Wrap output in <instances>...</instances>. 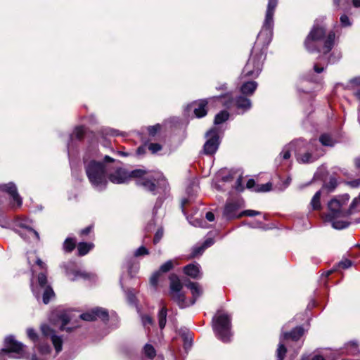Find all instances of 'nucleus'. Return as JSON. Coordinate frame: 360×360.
<instances>
[{
    "mask_svg": "<svg viewBox=\"0 0 360 360\" xmlns=\"http://www.w3.org/2000/svg\"><path fill=\"white\" fill-rule=\"evenodd\" d=\"M278 0H269L262 27L245 64L240 78H257L262 70L266 52L273 36L274 15Z\"/></svg>",
    "mask_w": 360,
    "mask_h": 360,
    "instance_id": "obj_1",
    "label": "nucleus"
},
{
    "mask_svg": "<svg viewBox=\"0 0 360 360\" xmlns=\"http://www.w3.org/2000/svg\"><path fill=\"white\" fill-rule=\"evenodd\" d=\"M131 178L136 179V184L153 195L165 193L168 184L163 174L160 172H150L143 169H135L130 172L122 168L115 172H108V181L121 184L127 183Z\"/></svg>",
    "mask_w": 360,
    "mask_h": 360,
    "instance_id": "obj_2",
    "label": "nucleus"
},
{
    "mask_svg": "<svg viewBox=\"0 0 360 360\" xmlns=\"http://www.w3.org/2000/svg\"><path fill=\"white\" fill-rule=\"evenodd\" d=\"M325 34V27L315 22L304 41V46L308 51H318L323 52V56L319 57L321 60L314 65V70L316 73H321L324 70V65H327L328 63H335L341 58L340 53L337 54L333 53L326 60V55L334 46L335 35L333 31L330 32L326 38Z\"/></svg>",
    "mask_w": 360,
    "mask_h": 360,
    "instance_id": "obj_3",
    "label": "nucleus"
},
{
    "mask_svg": "<svg viewBox=\"0 0 360 360\" xmlns=\"http://www.w3.org/2000/svg\"><path fill=\"white\" fill-rule=\"evenodd\" d=\"M99 153L95 146L88 148L83 158L84 167L86 176L93 186L102 191L107 188L108 169L105 162H113L114 159L108 155L103 158L104 162L99 160Z\"/></svg>",
    "mask_w": 360,
    "mask_h": 360,
    "instance_id": "obj_4",
    "label": "nucleus"
},
{
    "mask_svg": "<svg viewBox=\"0 0 360 360\" xmlns=\"http://www.w3.org/2000/svg\"><path fill=\"white\" fill-rule=\"evenodd\" d=\"M349 198V194L345 193L338 195L328 202V211L325 216V220L330 222L333 229L341 230L351 224V221L347 219L352 214L350 207L347 210L344 209Z\"/></svg>",
    "mask_w": 360,
    "mask_h": 360,
    "instance_id": "obj_5",
    "label": "nucleus"
},
{
    "mask_svg": "<svg viewBox=\"0 0 360 360\" xmlns=\"http://www.w3.org/2000/svg\"><path fill=\"white\" fill-rule=\"evenodd\" d=\"M212 328L216 337L224 343L231 340V316L219 310L212 319Z\"/></svg>",
    "mask_w": 360,
    "mask_h": 360,
    "instance_id": "obj_6",
    "label": "nucleus"
},
{
    "mask_svg": "<svg viewBox=\"0 0 360 360\" xmlns=\"http://www.w3.org/2000/svg\"><path fill=\"white\" fill-rule=\"evenodd\" d=\"M297 148L295 150V155L296 160L300 163H311L318 158V155H313L316 145V140L311 141L309 143H306L303 139L296 140Z\"/></svg>",
    "mask_w": 360,
    "mask_h": 360,
    "instance_id": "obj_7",
    "label": "nucleus"
},
{
    "mask_svg": "<svg viewBox=\"0 0 360 360\" xmlns=\"http://www.w3.org/2000/svg\"><path fill=\"white\" fill-rule=\"evenodd\" d=\"M5 348L0 351V360H5V355L9 357L20 359L25 354L26 346L20 342L17 341L14 336L9 335L4 340Z\"/></svg>",
    "mask_w": 360,
    "mask_h": 360,
    "instance_id": "obj_8",
    "label": "nucleus"
},
{
    "mask_svg": "<svg viewBox=\"0 0 360 360\" xmlns=\"http://www.w3.org/2000/svg\"><path fill=\"white\" fill-rule=\"evenodd\" d=\"M31 288L37 300H39L41 295H42V301L45 304H47L51 297L54 296L53 289L50 285H47V277L44 273H41L38 275L37 286H34L32 281H31Z\"/></svg>",
    "mask_w": 360,
    "mask_h": 360,
    "instance_id": "obj_9",
    "label": "nucleus"
},
{
    "mask_svg": "<svg viewBox=\"0 0 360 360\" xmlns=\"http://www.w3.org/2000/svg\"><path fill=\"white\" fill-rule=\"evenodd\" d=\"M169 295L180 308H185L189 304L186 302L185 295L181 292L183 284L176 274L169 276Z\"/></svg>",
    "mask_w": 360,
    "mask_h": 360,
    "instance_id": "obj_10",
    "label": "nucleus"
},
{
    "mask_svg": "<svg viewBox=\"0 0 360 360\" xmlns=\"http://www.w3.org/2000/svg\"><path fill=\"white\" fill-rule=\"evenodd\" d=\"M16 226L20 229H15V231L24 240L31 239L39 241V234L32 228V221L28 219H20L16 221Z\"/></svg>",
    "mask_w": 360,
    "mask_h": 360,
    "instance_id": "obj_11",
    "label": "nucleus"
},
{
    "mask_svg": "<svg viewBox=\"0 0 360 360\" xmlns=\"http://www.w3.org/2000/svg\"><path fill=\"white\" fill-rule=\"evenodd\" d=\"M304 334V329L302 327H296L290 333H283L280 337V342L276 349V360H283L287 349L282 343L283 340L291 339L293 341H297Z\"/></svg>",
    "mask_w": 360,
    "mask_h": 360,
    "instance_id": "obj_12",
    "label": "nucleus"
},
{
    "mask_svg": "<svg viewBox=\"0 0 360 360\" xmlns=\"http://www.w3.org/2000/svg\"><path fill=\"white\" fill-rule=\"evenodd\" d=\"M0 191L6 193L9 195L11 209L15 210L20 208L22 205V198L20 195L17 186L13 182L0 184Z\"/></svg>",
    "mask_w": 360,
    "mask_h": 360,
    "instance_id": "obj_13",
    "label": "nucleus"
},
{
    "mask_svg": "<svg viewBox=\"0 0 360 360\" xmlns=\"http://www.w3.org/2000/svg\"><path fill=\"white\" fill-rule=\"evenodd\" d=\"M205 137L207 141L203 146V153L208 155H213L217 152L220 144L219 129L217 127L210 129L206 132Z\"/></svg>",
    "mask_w": 360,
    "mask_h": 360,
    "instance_id": "obj_14",
    "label": "nucleus"
},
{
    "mask_svg": "<svg viewBox=\"0 0 360 360\" xmlns=\"http://www.w3.org/2000/svg\"><path fill=\"white\" fill-rule=\"evenodd\" d=\"M41 331L42 333V340L48 338L50 339L55 347L56 353H59L62 350L63 340L60 336L56 335L53 330H52L47 324H42L41 326Z\"/></svg>",
    "mask_w": 360,
    "mask_h": 360,
    "instance_id": "obj_15",
    "label": "nucleus"
},
{
    "mask_svg": "<svg viewBox=\"0 0 360 360\" xmlns=\"http://www.w3.org/2000/svg\"><path fill=\"white\" fill-rule=\"evenodd\" d=\"M242 204L238 200H229L226 202L223 211V217L228 220L235 218H240V212H239Z\"/></svg>",
    "mask_w": 360,
    "mask_h": 360,
    "instance_id": "obj_16",
    "label": "nucleus"
},
{
    "mask_svg": "<svg viewBox=\"0 0 360 360\" xmlns=\"http://www.w3.org/2000/svg\"><path fill=\"white\" fill-rule=\"evenodd\" d=\"M79 317L81 319L87 321H93L97 319L106 321L108 320L109 314L107 309L101 307H96L92 309L91 311L82 314Z\"/></svg>",
    "mask_w": 360,
    "mask_h": 360,
    "instance_id": "obj_17",
    "label": "nucleus"
},
{
    "mask_svg": "<svg viewBox=\"0 0 360 360\" xmlns=\"http://www.w3.org/2000/svg\"><path fill=\"white\" fill-rule=\"evenodd\" d=\"M62 266L65 269L66 276L71 281H77L79 278L86 279L88 278L86 273L76 269L74 262L69 261L63 264Z\"/></svg>",
    "mask_w": 360,
    "mask_h": 360,
    "instance_id": "obj_18",
    "label": "nucleus"
},
{
    "mask_svg": "<svg viewBox=\"0 0 360 360\" xmlns=\"http://www.w3.org/2000/svg\"><path fill=\"white\" fill-rule=\"evenodd\" d=\"M208 102L207 100H200L195 101L188 105V108L193 110L195 116L198 118L205 117L207 113V105Z\"/></svg>",
    "mask_w": 360,
    "mask_h": 360,
    "instance_id": "obj_19",
    "label": "nucleus"
},
{
    "mask_svg": "<svg viewBox=\"0 0 360 360\" xmlns=\"http://www.w3.org/2000/svg\"><path fill=\"white\" fill-rule=\"evenodd\" d=\"M85 129L83 127H77L73 132L70 135V139L67 144L68 155H70L71 150L73 149L75 142L79 141L84 137Z\"/></svg>",
    "mask_w": 360,
    "mask_h": 360,
    "instance_id": "obj_20",
    "label": "nucleus"
},
{
    "mask_svg": "<svg viewBox=\"0 0 360 360\" xmlns=\"http://www.w3.org/2000/svg\"><path fill=\"white\" fill-rule=\"evenodd\" d=\"M200 269V265L198 263L189 264L184 266V272L193 279H199L202 277Z\"/></svg>",
    "mask_w": 360,
    "mask_h": 360,
    "instance_id": "obj_21",
    "label": "nucleus"
},
{
    "mask_svg": "<svg viewBox=\"0 0 360 360\" xmlns=\"http://www.w3.org/2000/svg\"><path fill=\"white\" fill-rule=\"evenodd\" d=\"M296 141L290 143L283 148L282 151L280 153L278 157L276 159V161H281L288 160L291 156V151L292 149L297 148Z\"/></svg>",
    "mask_w": 360,
    "mask_h": 360,
    "instance_id": "obj_22",
    "label": "nucleus"
},
{
    "mask_svg": "<svg viewBox=\"0 0 360 360\" xmlns=\"http://www.w3.org/2000/svg\"><path fill=\"white\" fill-rule=\"evenodd\" d=\"M258 84L255 81L244 82L240 86V92L243 95L252 96L255 91Z\"/></svg>",
    "mask_w": 360,
    "mask_h": 360,
    "instance_id": "obj_23",
    "label": "nucleus"
},
{
    "mask_svg": "<svg viewBox=\"0 0 360 360\" xmlns=\"http://www.w3.org/2000/svg\"><path fill=\"white\" fill-rule=\"evenodd\" d=\"M235 105L238 109H241L243 112L250 110L252 106L251 101L241 96L236 98Z\"/></svg>",
    "mask_w": 360,
    "mask_h": 360,
    "instance_id": "obj_24",
    "label": "nucleus"
},
{
    "mask_svg": "<svg viewBox=\"0 0 360 360\" xmlns=\"http://www.w3.org/2000/svg\"><path fill=\"white\" fill-rule=\"evenodd\" d=\"M185 285L191 291L193 299L191 304H193L195 302L197 297H198L202 294V289L198 283L191 281L185 283Z\"/></svg>",
    "mask_w": 360,
    "mask_h": 360,
    "instance_id": "obj_25",
    "label": "nucleus"
},
{
    "mask_svg": "<svg viewBox=\"0 0 360 360\" xmlns=\"http://www.w3.org/2000/svg\"><path fill=\"white\" fill-rule=\"evenodd\" d=\"M58 319L61 322L60 329L61 330L71 331L72 328L65 327L66 325L70 321L71 316L68 312H60L58 315Z\"/></svg>",
    "mask_w": 360,
    "mask_h": 360,
    "instance_id": "obj_26",
    "label": "nucleus"
},
{
    "mask_svg": "<svg viewBox=\"0 0 360 360\" xmlns=\"http://www.w3.org/2000/svg\"><path fill=\"white\" fill-rule=\"evenodd\" d=\"M167 316V309L166 307L162 306L158 314V323L160 329H163L166 325Z\"/></svg>",
    "mask_w": 360,
    "mask_h": 360,
    "instance_id": "obj_27",
    "label": "nucleus"
},
{
    "mask_svg": "<svg viewBox=\"0 0 360 360\" xmlns=\"http://www.w3.org/2000/svg\"><path fill=\"white\" fill-rule=\"evenodd\" d=\"M94 247L91 243L81 242L77 245L78 255L84 256L86 255Z\"/></svg>",
    "mask_w": 360,
    "mask_h": 360,
    "instance_id": "obj_28",
    "label": "nucleus"
},
{
    "mask_svg": "<svg viewBox=\"0 0 360 360\" xmlns=\"http://www.w3.org/2000/svg\"><path fill=\"white\" fill-rule=\"evenodd\" d=\"M34 347L37 348L39 352L42 355L49 354L51 350L50 345L45 342V340H42V338H41L40 341L37 343V346Z\"/></svg>",
    "mask_w": 360,
    "mask_h": 360,
    "instance_id": "obj_29",
    "label": "nucleus"
},
{
    "mask_svg": "<svg viewBox=\"0 0 360 360\" xmlns=\"http://www.w3.org/2000/svg\"><path fill=\"white\" fill-rule=\"evenodd\" d=\"M321 191H318L312 197L311 200L310 202V205L314 210H319L321 207Z\"/></svg>",
    "mask_w": 360,
    "mask_h": 360,
    "instance_id": "obj_30",
    "label": "nucleus"
},
{
    "mask_svg": "<svg viewBox=\"0 0 360 360\" xmlns=\"http://www.w3.org/2000/svg\"><path fill=\"white\" fill-rule=\"evenodd\" d=\"M229 117V113L226 110H221L215 115L214 124L219 125L226 122Z\"/></svg>",
    "mask_w": 360,
    "mask_h": 360,
    "instance_id": "obj_31",
    "label": "nucleus"
},
{
    "mask_svg": "<svg viewBox=\"0 0 360 360\" xmlns=\"http://www.w3.org/2000/svg\"><path fill=\"white\" fill-rule=\"evenodd\" d=\"M319 141L325 146L332 147L335 143V141L328 134H322L319 138Z\"/></svg>",
    "mask_w": 360,
    "mask_h": 360,
    "instance_id": "obj_32",
    "label": "nucleus"
},
{
    "mask_svg": "<svg viewBox=\"0 0 360 360\" xmlns=\"http://www.w3.org/2000/svg\"><path fill=\"white\" fill-rule=\"evenodd\" d=\"M76 241L74 238H68L63 243V249L65 252H70L75 248Z\"/></svg>",
    "mask_w": 360,
    "mask_h": 360,
    "instance_id": "obj_33",
    "label": "nucleus"
},
{
    "mask_svg": "<svg viewBox=\"0 0 360 360\" xmlns=\"http://www.w3.org/2000/svg\"><path fill=\"white\" fill-rule=\"evenodd\" d=\"M205 250V248L202 245H195L191 250V253L190 255L191 258H194L202 255L204 251Z\"/></svg>",
    "mask_w": 360,
    "mask_h": 360,
    "instance_id": "obj_34",
    "label": "nucleus"
},
{
    "mask_svg": "<svg viewBox=\"0 0 360 360\" xmlns=\"http://www.w3.org/2000/svg\"><path fill=\"white\" fill-rule=\"evenodd\" d=\"M143 352L146 356L150 359H153L156 355V352L153 345L150 344H146L143 347Z\"/></svg>",
    "mask_w": 360,
    "mask_h": 360,
    "instance_id": "obj_35",
    "label": "nucleus"
},
{
    "mask_svg": "<svg viewBox=\"0 0 360 360\" xmlns=\"http://www.w3.org/2000/svg\"><path fill=\"white\" fill-rule=\"evenodd\" d=\"M27 334L28 338L34 343V346H37V343L40 341L41 337L39 338L33 328H27Z\"/></svg>",
    "mask_w": 360,
    "mask_h": 360,
    "instance_id": "obj_36",
    "label": "nucleus"
},
{
    "mask_svg": "<svg viewBox=\"0 0 360 360\" xmlns=\"http://www.w3.org/2000/svg\"><path fill=\"white\" fill-rule=\"evenodd\" d=\"M346 349L349 354L354 355L359 352L358 346L356 342H351L347 345Z\"/></svg>",
    "mask_w": 360,
    "mask_h": 360,
    "instance_id": "obj_37",
    "label": "nucleus"
},
{
    "mask_svg": "<svg viewBox=\"0 0 360 360\" xmlns=\"http://www.w3.org/2000/svg\"><path fill=\"white\" fill-rule=\"evenodd\" d=\"M271 184L268 182L264 184L257 185L254 189L256 192H268L271 189Z\"/></svg>",
    "mask_w": 360,
    "mask_h": 360,
    "instance_id": "obj_38",
    "label": "nucleus"
},
{
    "mask_svg": "<svg viewBox=\"0 0 360 360\" xmlns=\"http://www.w3.org/2000/svg\"><path fill=\"white\" fill-rule=\"evenodd\" d=\"M147 129L150 136H155L158 132L160 131L161 125L160 124H157L153 126H149L148 127Z\"/></svg>",
    "mask_w": 360,
    "mask_h": 360,
    "instance_id": "obj_39",
    "label": "nucleus"
},
{
    "mask_svg": "<svg viewBox=\"0 0 360 360\" xmlns=\"http://www.w3.org/2000/svg\"><path fill=\"white\" fill-rule=\"evenodd\" d=\"M141 318L142 324L145 328L152 326L154 323L153 319L149 315H141Z\"/></svg>",
    "mask_w": 360,
    "mask_h": 360,
    "instance_id": "obj_40",
    "label": "nucleus"
},
{
    "mask_svg": "<svg viewBox=\"0 0 360 360\" xmlns=\"http://www.w3.org/2000/svg\"><path fill=\"white\" fill-rule=\"evenodd\" d=\"M173 268V263L172 260H168L162 264L160 267V271L166 273L170 271Z\"/></svg>",
    "mask_w": 360,
    "mask_h": 360,
    "instance_id": "obj_41",
    "label": "nucleus"
},
{
    "mask_svg": "<svg viewBox=\"0 0 360 360\" xmlns=\"http://www.w3.org/2000/svg\"><path fill=\"white\" fill-rule=\"evenodd\" d=\"M148 148L152 153L154 154L162 150V146L158 143H150L148 144Z\"/></svg>",
    "mask_w": 360,
    "mask_h": 360,
    "instance_id": "obj_42",
    "label": "nucleus"
},
{
    "mask_svg": "<svg viewBox=\"0 0 360 360\" xmlns=\"http://www.w3.org/2000/svg\"><path fill=\"white\" fill-rule=\"evenodd\" d=\"M198 186L196 184H193L192 185L189 186L186 189V193L188 195V197H193L195 195V193L198 191Z\"/></svg>",
    "mask_w": 360,
    "mask_h": 360,
    "instance_id": "obj_43",
    "label": "nucleus"
},
{
    "mask_svg": "<svg viewBox=\"0 0 360 360\" xmlns=\"http://www.w3.org/2000/svg\"><path fill=\"white\" fill-rule=\"evenodd\" d=\"M102 133L105 136H116L120 135V133L117 130L110 128H105L103 129Z\"/></svg>",
    "mask_w": 360,
    "mask_h": 360,
    "instance_id": "obj_44",
    "label": "nucleus"
},
{
    "mask_svg": "<svg viewBox=\"0 0 360 360\" xmlns=\"http://www.w3.org/2000/svg\"><path fill=\"white\" fill-rule=\"evenodd\" d=\"M148 254V250L144 246H141L134 252V257H138L140 256L147 255Z\"/></svg>",
    "mask_w": 360,
    "mask_h": 360,
    "instance_id": "obj_45",
    "label": "nucleus"
},
{
    "mask_svg": "<svg viewBox=\"0 0 360 360\" xmlns=\"http://www.w3.org/2000/svg\"><path fill=\"white\" fill-rule=\"evenodd\" d=\"M359 205H360V193L359 196L355 198L350 204V209L352 212V214L357 211Z\"/></svg>",
    "mask_w": 360,
    "mask_h": 360,
    "instance_id": "obj_46",
    "label": "nucleus"
},
{
    "mask_svg": "<svg viewBox=\"0 0 360 360\" xmlns=\"http://www.w3.org/2000/svg\"><path fill=\"white\" fill-rule=\"evenodd\" d=\"M261 214V212L259 211H255L252 210H247L243 212H240L241 217L243 216H248V217H254L257 215Z\"/></svg>",
    "mask_w": 360,
    "mask_h": 360,
    "instance_id": "obj_47",
    "label": "nucleus"
},
{
    "mask_svg": "<svg viewBox=\"0 0 360 360\" xmlns=\"http://www.w3.org/2000/svg\"><path fill=\"white\" fill-rule=\"evenodd\" d=\"M352 264V262L351 260L349 259H344V260H342L340 261L338 264V266L339 268H342V269H348L349 268Z\"/></svg>",
    "mask_w": 360,
    "mask_h": 360,
    "instance_id": "obj_48",
    "label": "nucleus"
},
{
    "mask_svg": "<svg viewBox=\"0 0 360 360\" xmlns=\"http://www.w3.org/2000/svg\"><path fill=\"white\" fill-rule=\"evenodd\" d=\"M340 23L342 25V26L343 27H348V26H350L352 25L350 20H349V18H348V16L347 15H342L340 16Z\"/></svg>",
    "mask_w": 360,
    "mask_h": 360,
    "instance_id": "obj_49",
    "label": "nucleus"
},
{
    "mask_svg": "<svg viewBox=\"0 0 360 360\" xmlns=\"http://www.w3.org/2000/svg\"><path fill=\"white\" fill-rule=\"evenodd\" d=\"M126 295L127 300L130 304H134L136 303V297L134 293L131 290H128L126 292Z\"/></svg>",
    "mask_w": 360,
    "mask_h": 360,
    "instance_id": "obj_50",
    "label": "nucleus"
},
{
    "mask_svg": "<svg viewBox=\"0 0 360 360\" xmlns=\"http://www.w3.org/2000/svg\"><path fill=\"white\" fill-rule=\"evenodd\" d=\"M162 236H163L162 229H158L154 236V239H153L154 244H157L158 243H159L160 240H161V238H162Z\"/></svg>",
    "mask_w": 360,
    "mask_h": 360,
    "instance_id": "obj_51",
    "label": "nucleus"
},
{
    "mask_svg": "<svg viewBox=\"0 0 360 360\" xmlns=\"http://www.w3.org/2000/svg\"><path fill=\"white\" fill-rule=\"evenodd\" d=\"M159 272L155 273L150 279V283L153 287H156L158 282Z\"/></svg>",
    "mask_w": 360,
    "mask_h": 360,
    "instance_id": "obj_52",
    "label": "nucleus"
},
{
    "mask_svg": "<svg viewBox=\"0 0 360 360\" xmlns=\"http://www.w3.org/2000/svg\"><path fill=\"white\" fill-rule=\"evenodd\" d=\"M336 180L335 179H330L328 184H326L325 186L328 188L330 191H332L336 186Z\"/></svg>",
    "mask_w": 360,
    "mask_h": 360,
    "instance_id": "obj_53",
    "label": "nucleus"
},
{
    "mask_svg": "<svg viewBox=\"0 0 360 360\" xmlns=\"http://www.w3.org/2000/svg\"><path fill=\"white\" fill-rule=\"evenodd\" d=\"M333 5L337 9L341 8L342 6H346L347 4L345 0L342 3L341 0H333Z\"/></svg>",
    "mask_w": 360,
    "mask_h": 360,
    "instance_id": "obj_54",
    "label": "nucleus"
},
{
    "mask_svg": "<svg viewBox=\"0 0 360 360\" xmlns=\"http://www.w3.org/2000/svg\"><path fill=\"white\" fill-rule=\"evenodd\" d=\"M349 84L352 87L360 86V77H354L350 79Z\"/></svg>",
    "mask_w": 360,
    "mask_h": 360,
    "instance_id": "obj_55",
    "label": "nucleus"
},
{
    "mask_svg": "<svg viewBox=\"0 0 360 360\" xmlns=\"http://www.w3.org/2000/svg\"><path fill=\"white\" fill-rule=\"evenodd\" d=\"M214 243V240L212 238H207L204 243H202V245L206 248L212 246Z\"/></svg>",
    "mask_w": 360,
    "mask_h": 360,
    "instance_id": "obj_56",
    "label": "nucleus"
},
{
    "mask_svg": "<svg viewBox=\"0 0 360 360\" xmlns=\"http://www.w3.org/2000/svg\"><path fill=\"white\" fill-rule=\"evenodd\" d=\"M347 184L352 188H358L360 186V179L350 181Z\"/></svg>",
    "mask_w": 360,
    "mask_h": 360,
    "instance_id": "obj_57",
    "label": "nucleus"
},
{
    "mask_svg": "<svg viewBox=\"0 0 360 360\" xmlns=\"http://www.w3.org/2000/svg\"><path fill=\"white\" fill-rule=\"evenodd\" d=\"M246 186L248 188L252 189L254 191L256 187L255 180L252 179H249L247 182Z\"/></svg>",
    "mask_w": 360,
    "mask_h": 360,
    "instance_id": "obj_58",
    "label": "nucleus"
},
{
    "mask_svg": "<svg viewBox=\"0 0 360 360\" xmlns=\"http://www.w3.org/2000/svg\"><path fill=\"white\" fill-rule=\"evenodd\" d=\"M163 202V199L162 198H158L154 206V212H156L162 205Z\"/></svg>",
    "mask_w": 360,
    "mask_h": 360,
    "instance_id": "obj_59",
    "label": "nucleus"
},
{
    "mask_svg": "<svg viewBox=\"0 0 360 360\" xmlns=\"http://www.w3.org/2000/svg\"><path fill=\"white\" fill-rule=\"evenodd\" d=\"M91 229H92V226H89L80 231V235H82V236L87 235L91 232Z\"/></svg>",
    "mask_w": 360,
    "mask_h": 360,
    "instance_id": "obj_60",
    "label": "nucleus"
},
{
    "mask_svg": "<svg viewBox=\"0 0 360 360\" xmlns=\"http://www.w3.org/2000/svg\"><path fill=\"white\" fill-rule=\"evenodd\" d=\"M205 218L209 221H213L214 220V214L212 212H207L205 214Z\"/></svg>",
    "mask_w": 360,
    "mask_h": 360,
    "instance_id": "obj_61",
    "label": "nucleus"
},
{
    "mask_svg": "<svg viewBox=\"0 0 360 360\" xmlns=\"http://www.w3.org/2000/svg\"><path fill=\"white\" fill-rule=\"evenodd\" d=\"M241 183H242V177L241 176H239L236 181V189L238 191H243V187L241 186Z\"/></svg>",
    "mask_w": 360,
    "mask_h": 360,
    "instance_id": "obj_62",
    "label": "nucleus"
},
{
    "mask_svg": "<svg viewBox=\"0 0 360 360\" xmlns=\"http://www.w3.org/2000/svg\"><path fill=\"white\" fill-rule=\"evenodd\" d=\"M190 201V199L189 198H184L182 200H181V209H182V212L185 214V206L186 204H188Z\"/></svg>",
    "mask_w": 360,
    "mask_h": 360,
    "instance_id": "obj_63",
    "label": "nucleus"
},
{
    "mask_svg": "<svg viewBox=\"0 0 360 360\" xmlns=\"http://www.w3.org/2000/svg\"><path fill=\"white\" fill-rule=\"evenodd\" d=\"M36 263L41 269L46 268V264L39 258L37 259Z\"/></svg>",
    "mask_w": 360,
    "mask_h": 360,
    "instance_id": "obj_64",
    "label": "nucleus"
}]
</instances>
